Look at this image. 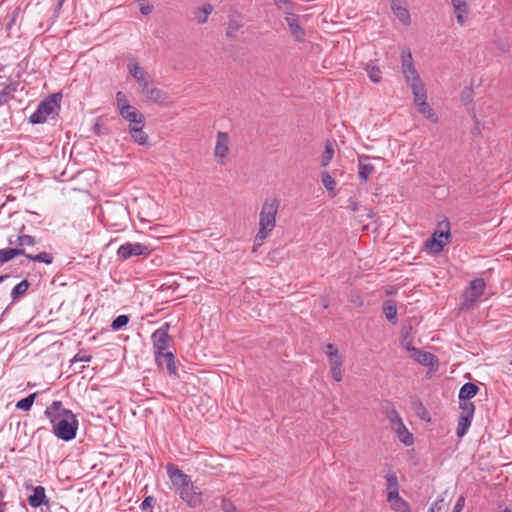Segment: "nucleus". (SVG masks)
I'll return each instance as SVG.
<instances>
[{
    "label": "nucleus",
    "mask_w": 512,
    "mask_h": 512,
    "mask_svg": "<svg viewBox=\"0 0 512 512\" xmlns=\"http://www.w3.org/2000/svg\"><path fill=\"white\" fill-rule=\"evenodd\" d=\"M321 181L327 191H329V192L334 191V189L336 187V182L328 172L322 173Z\"/></svg>",
    "instance_id": "a19ab883"
},
{
    "label": "nucleus",
    "mask_w": 512,
    "mask_h": 512,
    "mask_svg": "<svg viewBox=\"0 0 512 512\" xmlns=\"http://www.w3.org/2000/svg\"><path fill=\"white\" fill-rule=\"evenodd\" d=\"M412 351L414 352V359L424 366L432 367L438 362L436 356L430 352L422 351L416 348H412Z\"/></svg>",
    "instance_id": "412c9836"
},
{
    "label": "nucleus",
    "mask_w": 512,
    "mask_h": 512,
    "mask_svg": "<svg viewBox=\"0 0 512 512\" xmlns=\"http://www.w3.org/2000/svg\"><path fill=\"white\" fill-rule=\"evenodd\" d=\"M383 313L390 323H397V306L393 300H386L383 303Z\"/></svg>",
    "instance_id": "b1692460"
},
{
    "label": "nucleus",
    "mask_w": 512,
    "mask_h": 512,
    "mask_svg": "<svg viewBox=\"0 0 512 512\" xmlns=\"http://www.w3.org/2000/svg\"><path fill=\"white\" fill-rule=\"evenodd\" d=\"M325 353L328 356V358L329 357H333L334 354L335 355H340L338 348L334 344H331V343H328L326 345Z\"/></svg>",
    "instance_id": "603ef678"
},
{
    "label": "nucleus",
    "mask_w": 512,
    "mask_h": 512,
    "mask_svg": "<svg viewBox=\"0 0 512 512\" xmlns=\"http://www.w3.org/2000/svg\"><path fill=\"white\" fill-rule=\"evenodd\" d=\"M138 85L141 88V92L152 85L151 76L148 73H145L143 76L137 79Z\"/></svg>",
    "instance_id": "49530a36"
},
{
    "label": "nucleus",
    "mask_w": 512,
    "mask_h": 512,
    "mask_svg": "<svg viewBox=\"0 0 512 512\" xmlns=\"http://www.w3.org/2000/svg\"><path fill=\"white\" fill-rule=\"evenodd\" d=\"M401 60L402 73L404 74L406 80L407 77H410V79L420 78L413 65V58L409 50H402Z\"/></svg>",
    "instance_id": "4468645a"
},
{
    "label": "nucleus",
    "mask_w": 512,
    "mask_h": 512,
    "mask_svg": "<svg viewBox=\"0 0 512 512\" xmlns=\"http://www.w3.org/2000/svg\"><path fill=\"white\" fill-rule=\"evenodd\" d=\"M485 282L482 278H476L470 282L469 289L463 295L461 307L464 309L471 308L474 303L483 295L485 290Z\"/></svg>",
    "instance_id": "423d86ee"
},
{
    "label": "nucleus",
    "mask_w": 512,
    "mask_h": 512,
    "mask_svg": "<svg viewBox=\"0 0 512 512\" xmlns=\"http://www.w3.org/2000/svg\"><path fill=\"white\" fill-rule=\"evenodd\" d=\"M391 508L396 512H411L408 502L403 498H400L391 504Z\"/></svg>",
    "instance_id": "79ce46f5"
},
{
    "label": "nucleus",
    "mask_w": 512,
    "mask_h": 512,
    "mask_svg": "<svg viewBox=\"0 0 512 512\" xmlns=\"http://www.w3.org/2000/svg\"><path fill=\"white\" fill-rule=\"evenodd\" d=\"M64 2H65V0H58L57 9H60L63 6Z\"/></svg>",
    "instance_id": "680f3d73"
},
{
    "label": "nucleus",
    "mask_w": 512,
    "mask_h": 512,
    "mask_svg": "<svg viewBox=\"0 0 512 512\" xmlns=\"http://www.w3.org/2000/svg\"><path fill=\"white\" fill-rule=\"evenodd\" d=\"M460 409L461 413L458 418L456 434L458 437H463L471 425L475 406L474 404L462 403V407H460Z\"/></svg>",
    "instance_id": "9d476101"
},
{
    "label": "nucleus",
    "mask_w": 512,
    "mask_h": 512,
    "mask_svg": "<svg viewBox=\"0 0 512 512\" xmlns=\"http://www.w3.org/2000/svg\"><path fill=\"white\" fill-rule=\"evenodd\" d=\"M170 323L165 322L156 329L151 335L152 348L154 354L170 351L174 345V339L169 335Z\"/></svg>",
    "instance_id": "39448f33"
},
{
    "label": "nucleus",
    "mask_w": 512,
    "mask_h": 512,
    "mask_svg": "<svg viewBox=\"0 0 512 512\" xmlns=\"http://www.w3.org/2000/svg\"><path fill=\"white\" fill-rule=\"evenodd\" d=\"M142 93L146 99L157 104L163 103L168 99L166 92L157 87H153L152 85L142 91Z\"/></svg>",
    "instance_id": "aec40b11"
},
{
    "label": "nucleus",
    "mask_w": 512,
    "mask_h": 512,
    "mask_svg": "<svg viewBox=\"0 0 512 512\" xmlns=\"http://www.w3.org/2000/svg\"><path fill=\"white\" fill-rule=\"evenodd\" d=\"M387 491L399 490L398 478L394 472L386 475Z\"/></svg>",
    "instance_id": "37998d69"
},
{
    "label": "nucleus",
    "mask_w": 512,
    "mask_h": 512,
    "mask_svg": "<svg viewBox=\"0 0 512 512\" xmlns=\"http://www.w3.org/2000/svg\"><path fill=\"white\" fill-rule=\"evenodd\" d=\"M30 287V283L25 279L18 283L11 291V298L13 301H17L19 298L24 296Z\"/></svg>",
    "instance_id": "7c9ffc66"
},
{
    "label": "nucleus",
    "mask_w": 512,
    "mask_h": 512,
    "mask_svg": "<svg viewBox=\"0 0 512 512\" xmlns=\"http://www.w3.org/2000/svg\"><path fill=\"white\" fill-rule=\"evenodd\" d=\"M285 21L289 26L293 38L298 42H302L306 34L304 29L300 25L299 16L292 12L291 15H285Z\"/></svg>",
    "instance_id": "f8f14e48"
},
{
    "label": "nucleus",
    "mask_w": 512,
    "mask_h": 512,
    "mask_svg": "<svg viewBox=\"0 0 512 512\" xmlns=\"http://www.w3.org/2000/svg\"><path fill=\"white\" fill-rule=\"evenodd\" d=\"M467 12H468V6L467 5H465V8H464L463 11L455 10L456 19H457V22L460 25H464V23H465V15L467 14Z\"/></svg>",
    "instance_id": "3c124183"
},
{
    "label": "nucleus",
    "mask_w": 512,
    "mask_h": 512,
    "mask_svg": "<svg viewBox=\"0 0 512 512\" xmlns=\"http://www.w3.org/2000/svg\"><path fill=\"white\" fill-rule=\"evenodd\" d=\"M16 243L18 246H34L37 243V240L34 236L22 234L17 237Z\"/></svg>",
    "instance_id": "ea45409f"
},
{
    "label": "nucleus",
    "mask_w": 512,
    "mask_h": 512,
    "mask_svg": "<svg viewBox=\"0 0 512 512\" xmlns=\"http://www.w3.org/2000/svg\"><path fill=\"white\" fill-rule=\"evenodd\" d=\"M116 105L119 113L124 112L125 109H128L131 106L126 95L122 91H118L116 93Z\"/></svg>",
    "instance_id": "4c0bfd02"
},
{
    "label": "nucleus",
    "mask_w": 512,
    "mask_h": 512,
    "mask_svg": "<svg viewBox=\"0 0 512 512\" xmlns=\"http://www.w3.org/2000/svg\"><path fill=\"white\" fill-rule=\"evenodd\" d=\"M464 505H465V497L460 496L456 501L453 512H462Z\"/></svg>",
    "instance_id": "5fc2aeb1"
},
{
    "label": "nucleus",
    "mask_w": 512,
    "mask_h": 512,
    "mask_svg": "<svg viewBox=\"0 0 512 512\" xmlns=\"http://www.w3.org/2000/svg\"><path fill=\"white\" fill-rule=\"evenodd\" d=\"M92 360V356L90 354H87L86 351L80 350L74 358L71 360V363L74 362H90Z\"/></svg>",
    "instance_id": "de8ad7c7"
},
{
    "label": "nucleus",
    "mask_w": 512,
    "mask_h": 512,
    "mask_svg": "<svg viewBox=\"0 0 512 512\" xmlns=\"http://www.w3.org/2000/svg\"><path fill=\"white\" fill-rule=\"evenodd\" d=\"M273 2L284 15H291L297 7V4L291 0H273Z\"/></svg>",
    "instance_id": "c756f323"
},
{
    "label": "nucleus",
    "mask_w": 512,
    "mask_h": 512,
    "mask_svg": "<svg viewBox=\"0 0 512 512\" xmlns=\"http://www.w3.org/2000/svg\"><path fill=\"white\" fill-rule=\"evenodd\" d=\"M17 14H18V10H15V11L13 12V17H12L11 22L15 20V16H16Z\"/></svg>",
    "instance_id": "e2e57ef3"
},
{
    "label": "nucleus",
    "mask_w": 512,
    "mask_h": 512,
    "mask_svg": "<svg viewBox=\"0 0 512 512\" xmlns=\"http://www.w3.org/2000/svg\"><path fill=\"white\" fill-rule=\"evenodd\" d=\"M155 498L152 496H147L144 498L143 502L140 505V508L142 511H147L148 509L152 508L155 504Z\"/></svg>",
    "instance_id": "09e8293b"
},
{
    "label": "nucleus",
    "mask_w": 512,
    "mask_h": 512,
    "mask_svg": "<svg viewBox=\"0 0 512 512\" xmlns=\"http://www.w3.org/2000/svg\"><path fill=\"white\" fill-rule=\"evenodd\" d=\"M412 408L416 415L423 421L430 422L431 417L429 411L419 399H413L411 402Z\"/></svg>",
    "instance_id": "bb28decb"
},
{
    "label": "nucleus",
    "mask_w": 512,
    "mask_h": 512,
    "mask_svg": "<svg viewBox=\"0 0 512 512\" xmlns=\"http://www.w3.org/2000/svg\"><path fill=\"white\" fill-rule=\"evenodd\" d=\"M229 151V136L225 132H218L217 142L215 146V156L217 158H225Z\"/></svg>",
    "instance_id": "a211bd4d"
},
{
    "label": "nucleus",
    "mask_w": 512,
    "mask_h": 512,
    "mask_svg": "<svg viewBox=\"0 0 512 512\" xmlns=\"http://www.w3.org/2000/svg\"><path fill=\"white\" fill-rule=\"evenodd\" d=\"M144 125H145V117L144 115H142V117H140V119H136L135 121H132V122H129V130L130 129H141V128H144Z\"/></svg>",
    "instance_id": "8fccbe9b"
},
{
    "label": "nucleus",
    "mask_w": 512,
    "mask_h": 512,
    "mask_svg": "<svg viewBox=\"0 0 512 512\" xmlns=\"http://www.w3.org/2000/svg\"><path fill=\"white\" fill-rule=\"evenodd\" d=\"M280 206V201L276 198H267L259 214V230L255 237V242L260 245L274 229L276 215Z\"/></svg>",
    "instance_id": "7ed1b4c3"
},
{
    "label": "nucleus",
    "mask_w": 512,
    "mask_h": 512,
    "mask_svg": "<svg viewBox=\"0 0 512 512\" xmlns=\"http://www.w3.org/2000/svg\"><path fill=\"white\" fill-rule=\"evenodd\" d=\"M479 387L472 383H465L459 391V407H462V403L473 404L470 400L477 395Z\"/></svg>",
    "instance_id": "2eb2a0df"
},
{
    "label": "nucleus",
    "mask_w": 512,
    "mask_h": 512,
    "mask_svg": "<svg viewBox=\"0 0 512 512\" xmlns=\"http://www.w3.org/2000/svg\"><path fill=\"white\" fill-rule=\"evenodd\" d=\"M157 367L160 370L166 369L170 377L178 378L176 357L172 351L154 354Z\"/></svg>",
    "instance_id": "1a4fd4ad"
},
{
    "label": "nucleus",
    "mask_w": 512,
    "mask_h": 512,
    "mask_svg": "<svg viewBox=\"0 0 512 512\" xmlns=\"http://www.w3.org/2000/svg\"><path fill=\"white\" fill-rule=\"evenodd\" d=\"M439 226H444L446 231H435L433 237L426 241V247L434 253L441 252L450 237L449 221L445 220L439 223Z\"/></svg>",
    "instance_id": "0eeeda50"
},
{
    "label": "nucleus",
    "mask_w": 512,
    "mask_h": 512,
    "mask_svg": "<svg viewBox=\"0 0 512 512\" xmlns=\"http://www.w3.org/2000/svg\"><path fill=\"white\" fill-rule=\"evenodd\" d=\"M27 259L29 260H32L34 262H42V263H45V264H51L53 262V255L50 254V253H47V252H41L39 254H36V255H32V254H27L24 255Z\"/></svg>",
    "instance_id": "473e14b6"
},
{
    "label": "nucleus",
    "mask_w": 512,
    "mask_h": 512,
    "mask_svg": "<svg viewBox=\"0 0 512 512\" xmlns=\"http://www.w3.org/2000/svg\"><path fill=\"white\" fill-rule=\"evenodd\" d=\"M61 93H54L41 101L36 111L29 117L32 124H42L50 115L58 114L60 110Z\"/></svg>",
    "instance_id": "20e7f679"
},
{
    "label": "nucleus",
    "mask_w": 512,
    "mask_h": 512,
    "mask_svg": "<svg viewBox=\"0 0 512 512\" xmlns=\"http://www.w3.org/2000/svg\"><path fill=\"white\" fill-rule=\"evenodd\" d=\"M365 71L372 82L379 83L381 81L382 71L380 70V67L373 61H370L366 64Z\"/></svg>",
    "instance_id": "cd10ccee"
},
{
    "label": "nucleus",
    "mask_w": 512,
    "mask_h": 512,
    "mask_svg": "<svg viewBox=\"0 0 512 512\" xmlns=\"http://www.w3.org/2000/svg\"><path fill=\"white\" fill-rule=\"evenodd\" d=\"M26 255V252L22 248H6L0 249V264H4L16 256Z\"/></svg>",
    "instance_id": "393cba45"
},
{
    "label": "nucleus",
    "mask_w": 512,
    "mask_h": 512,
    "mask_svg": "<svg viewBox=\"0 0 512 512\" xmlns=\"http://www.w3.org/2000/svg\"><path fill=\"white\" fill-rule=\"evenodd\" d=\"M241 23H239L235 19H230L228 23V29L226 31V35L230 38L234 37V33L238 31L241 27Z\"/></svg>",
    "instance_id": "a18cd8bd"
},
{
    "label": "nucleus",
    "mask_w": 512,
    "mask_h": 512,
    "mask_svg": "<svg viewBox=\"0 0 512 512\" xmlns=\"http://www.w3.org/2000/svg\"><path fill=\"white\" fill-rule=\"evenodd\" d=\"M36 395H37L36 393H32V394L28 395L27 397L19 400L16 403V408L20 409V410H23V411L30 410V408L32 407V405L34 403Z\"/></svg>",
    "instance_id": "e433bc0d"
},
{
    "label": "nucleus",
    "mask_w": 512,
    "mask_h": 512,
    "mask_svg": "<svg viewBox=\"0 0 512 512\" xmlns=\"http://www.w3.org/2000/svg\"><path fill=\"white\" fill-rule=\"evenodd\" d=\"M18 84L10 83L7 84L2 91H0V106L8 103L14 98V93L17 91Z\"/></svg>",
    "instance_id": "c85d7f7f"
},
{
    "label": "nucleus",
    "mask_w": 512,
    "mask_h": 512,
    "mask_svg": "<svg viewBox=\"0 0 512 512\" xmlns=\"http://www.w3.org/2000/svg\"><path fill=\"white\" fill-rule=\"evenodd\" d=\"M44 413L50 420L55 436L64 441H71L76 437L78 420L71 410L64 408L61 401H53Z\"/></svg>",
    "instance_id": "f257e3e1"
},
{
    "label": "nucleus",
    "mask_w": 512,
    "mask_h": 512,
    "mask_svg": "<svg viewBox=\"0 0 512 512\" xmlns=\"http://www.w3.org/2000/svg\"><path fill=\"white\" fill-rule=\"evenodd\" d=\"M140 12L143 14V15H148L152 12V6L150 5H142L140 7Z\"/></svg>",
    "instance_id": "13d9d810"
},
{
    "label": "nucleus",
    "mask_w": 512,
    "mask_h": 512,
    "mask_svg": "<svg viewBox=\"0 0 512 512\" xmlns=\"http://www.w3.org/2000/svg\"><path fill=\"white\" fill-rule=\"evenodd\" d=\"M333 156H334V147H333L332 143L327 142L325 145V151L323 152L322 157H321V165L323 167L328 166L329 163L331 162Z\"/></svg>",
    "instance_id": "c9c22d12"
},
{
    "label": "nucleus",
    "mask_w": 512,
    "mask_h": 512,
    "mask_svg": "<svg viewBox=\"0 0 512 512\" xmlns=\"http://www.w3.org/2000/svg\"><path fill=\"white\" fill-rule=\"evenodd\" d=\"M382 409L389 420L392 429L396 428L398 423H403L393 403L390 401H384L382 403Z\"/></svg>",
    "instance_id": "dca6fc26"
},
{
    "label": "nucleus",
    "mask_w": 512,
    "mask_h": 512,
    "mask_svg": "<svg viewBox=\"0 0 512 512\" xmlns=\"http://www.w3.org/2000/svg\"><path fill=\"white\" fill-rule=\"evenodd\" d=\"M397 434L399 440L405 444L406 446H410L413 444V435L406 428L404 423H398V426L393 429Z\"/></svg>",
    "instance_id": "a878e982"
},
{
    "label": "nucleus",
    "mask_w": 512,
    "mask_h": 512,
    "mask_svg": "<svg viewBox=\"0 0 512 512\" xmlns=\"http://www.w3.org/2000/svg\"><path fill=\"white\" fill-rule=\"evenodd\" d=\"M452 5L454 7V10H461L463 11L465 8V5H467L465 0H451Z\"/></svg>",
    "instance_id": "6e6d98bb"
},
{
    "label": "nucleus",
    "mask_w": 512,
    "mask_h": 512,
    "mask_svg": "<svg viewBox=\"0 0 512 512\" xmlns=\"http://www.w3.org/2000/svg\"><path fill=\"white\" fill-rule=\"evenodd\" d=\"M150 252L151 250L147 245L126 242L118 248L117 256L124 261L132 256H148Z\"/></svg>",
    "instance_id": "6e6552de"
},
{
    "label": "nucleus",
    "mask_w": 512,
    "mask_h": 512,
    "mask_svg": "<svg viewBox=\"0 0 512 512\" xmlns=\"http://www.w3.org/2000/svg\"><path fill=\"white\" fill-rule=\"evenodd\" d=\"M418 107V111L423 114L427 119L432 122H437L438 118L433 109L428 105L427 102H421Z\"/></svg>",
    "instance_id": "f704fd0d"
},
{
    "label": "nucleus",
    "mask_w": 512,
    "mask_h": 512,
    "mask_svg": "<svg viewBox=\"0 0 512 512\" xmlns=\"http://www.w3.org/2000/svg\"><path fill=\"white\" fill-rule=\"evenodd\" d=\"M399 490L387 491V501L393 504L395 501L400 499Z\"/></svg>",
    "instance_id": "864d4df0"
},
{
    "label": "nucleus",
    "mask_w": 512,
    "mask_h": 512,
    "mask_svg": "<svg viewBox=\"0 0 512 512\" xmlns=\"http://www.w3.org/2000/svg\"><path fill=\"white\" fill-rule=\"evenodd\" d=\"M407 84L412 90L416 106H419L421 102H426V89L420 78L410 79L407 77Z\"/></svg>",
    "instance_id": "ddd939ff"
},
{
    "label": "nucleus",
    "mask_w": 512,
    "mask_h": 512,
    "mask_svg": "<svg viewBox=\"0 0 512 512\" xmlns=\"http://www.w3.org/2000/svg\"><path fill=\"white\" fill-rule=\"evenodd\" d=\"M127 67L131 76L136 80L147 73L138 63H129Z\"/></svg>",
    "instance_id": "c03bdc74"
},
{
    "label": "nucleus",
    "mask_w": 512,
    "mask_h": 512,
    "mask_svg": "<svg viewBox=\"0 0 512 512\" xmlns=\"http://www.w3.org/2000/svg\"><path fill=\"white\" fill-rule=\"evenodd\" d=\"M439 502H434L432 506L430 507L428 512H435V509L438 507Z\"/></svg>",
    "instance_id": "bf43d9fd"
},
{
    "label": "nucleus",
    "mask_w": 512,
    "mask_h": 512,
    "mask_svg": "<svg viewBox=\"0 0 512 512\" xmlns=\"http://www.w3.org/2000/svg\"><path fill=\"white\" fill-rule=\"evenodd\" d=\"M28 503L31 507L38 508L48 503L45 488L43 486H37L33 489V494L28 497Z\"/></svg>",
    "instance_id": "6ab92c4d"
},
{
    "label": "nucleus",
    "mask_w": 512,
    "mask_h": 512,
    "mask_svg": "<svg viewBox=\"0 0 512 512\" xmlns=\"http://www.w3.org/2000/svg\"><path fill=\"white\" fill-rule=\"evenodd\" d=\"M213 10H214V7L211 4L206 3L203 6L196 8L193 11V19L198 24H204L207 22L208 17L213 12Z\"/></svg>",
    "instance_id": "5701e85b"
},
{
    "label": "nucleus",
    "mask_w": 512,
    "mask_h": 512,
    "mask_svg": "<svg viewBox=\"0 0 512 512\" xmlns=\"http://www.w3.org/2000/svg\"><path fill=\"white\" fill-rule=\"evenodd\" d=\"M9 278V275L8 274H5V275H0V283L4 282L6 279Z\"/></svg>",
    "instance_id": "052dcab7"
},
{
    "label": "nucleus",
    "mask_w": 512,
    "mask_h": 512,
    "mask_svg": "<svg viewBox=\"0 0 512 512\" xmlns=\"http://www.w3.org/2000/svg\"><path fill=\"white\" fill-rule=\"evenodd\" d=\"M129 323V316L128 315H119L117 316L111 323V328L114 331H119L124 326H126Z\"/></svg>",
    "instance_id": "58836bf2"
},
{
    "label": "nucleus",
    "mask_w": 512,
    "mask_h": 512,
    "mask_svg": "<svg viewBox=\"0 0 512 512\" xmlns=\"http://www.w3.org/2000/svg\"><path fill=\"white\" fill-rule=\"evenodd\" d=\"M329 363H330V372H331V376L332 378L336 381V382H340L343 378V375H342V363H343V358L341 355H333V357H329Z\"/></svg>",
    "instance_id": "4be33fe9"
},
{
    "label": "nucleus",
    "mask_w": 512,
    "mask_h": 512,
    "mask_svg": "<svg viewBox=\"0 0 512 512\" xmlns=\"http://www.w3.org/2000/svg\"><path fill=\"white\" fill-rule=\"evenodd\" d=\"M130 135L133 138L134 142L139 145H148V135L147 133L141 129H130Z\"/></svg>",
    "instance_id": "2f4dec72"
},
{
    "label": "nucleus",
    "mask_w": 512,
    "mask_h": 512,
    "mask_svg": "<svg viewBox=\"0 0 512 512\" xmlns=\"http://www.w3.org/2000/svg\"><path fill=\"white\" fill-rule=\"evenodd\" d=\"M166 470L172 487L180 498L190 507L198 506L201 503V493L193 485L190 476L173 463H168Z\"/></svg>",
    "instance_id": "f03ea898"
},
{
    "label": "nucleus",
    "mask_w": 512,
    "mask_h": 512,
    "mask_svg": "<svg viewBox=\"0 0 512 512\" xmlns=\"http://www.w3.org/2000/svg\"><path fill=\"white\" fill-rule=\"evenodd\" d=\"M375 172V167L370 163V157L367 155H358V176L361 183H366Z\"/></svg>",
    "instance_id": "9b49d317"
},
{
    "label": "nucleus",
    "mask_w": 512,
    "mask_h": 512,
    "mask_svg": "<svg viewBox=\"0 0 512 512\" xmlns=\"http://www.w3.org/2000/svg\"><path fill=\"white\" fill-rule=\"evenodd\" d=\"M503 512H511V511H510V510H508V509H506V510H504Z\"/></svg>",
    "instance_id": "69168bd1"
},
{
    "label": "nucleus",
    "mask_w": 512,
    "mask_h": 512,
    "mask_svg": "<svg viewBox=\"0 0 512 512\" xmlns=\"http://www.w3.org/2000/svg\"><path fill=\"white\" fill-rule=\"evenodd\" d=\"M223 510L225 512H238L236 507L229 501H223Z\"/></svg>",
    "instance_id": "4d7b16f0"
},
{
    "label": "nucleus",
    "mask_w": 512,
    "mask_h": 512,
    "mask_svg": "<svg viewBox=\"0 0 512 512\" xmlns=\"http://www.w3.org/2000/svg\"><path fill=\"white\" fill-rule=\"evenodd\" d=\"M119 115L126 121L132 122L137 118L140 119L143 114L137 108L130 106L128 109H125L124 112H120Z\"/></svg>",
    "instance_id": "72a5a7b5"
},
{
    "label": "nucleus",
    "mask_w": 512,
    "mask_h": 512,
    "mask_svg": "<svg viewBox=\"0 0 512 512\" xmlns=\"http://www.w3.org/2000/svg\"><path fill=\"white\" fill-rule=\"evenodd\" d=\"M410 344H411L410 342H408V343L404 344V345H405V347H406L408 350H412V348H410Z\"/></svg>",
    "instance_id": "0e129e2a"
},
{
    "label": "nucleus",
    "mask_w": 512,
    "mask_h": 512,
    "mask_svg": "<svg viewBox=\"0 0 512 512\" xmlns=\"http://www.w3.org/2000/svg\"><path fill=\"white\" fill-rule=\"evenodd\" d=\"M401 3L402 0H391V9L399 21L404 25H409L411 22L409 11L405 6H402Z\"/></svg>",
    "instance_id": "f3484780"
}]
</instances>
